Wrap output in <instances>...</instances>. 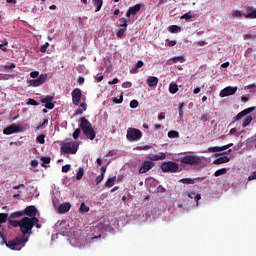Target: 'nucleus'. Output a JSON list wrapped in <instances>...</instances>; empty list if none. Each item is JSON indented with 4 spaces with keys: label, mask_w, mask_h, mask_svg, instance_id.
<instances>
[{
    "label": "nucleus",
    "mask_w": 256,
    "mask_h": 256,
    "mask_svg": "<svg viewBox=\"0 0 256 256\" xmlns=\"http://www.w3.org/2000/svg\"><path fill=\"white\" fill-rule=\"evenodd\" d=\"M39 223V218L23 217L20 220V231L22 236H17L15 239L8 241V249L12 251H21L25 247V243L29 241V236L33 233V227Z\"/></svg>",
    "instance_id": "f257e3e1"
},
{
    "label": "nucleus",
    "mask_w": 256,
    "mask_h": 256,
    "mask_svg": "<svg viewBox=\"0 0 256 256\" xmlns=\"http://www.w3.org/2000/svg\"><path fill=\"white\" fill-rule=\"evenodd\" d=\"M79 127L82 129L85 137L87 139H90V141H93L97 134H95V130L93 129V125H91V122L87 120L85 117L80 118V125Z\"/></svg>",
    "instance_id": "f03ea898"
},
{
    "label": "nucleus",
    "mask_w": 256,
    "mask_h": 256,
    "mask_svg": "<svg viewBox=\"0 0 256 256\" xmlns=\"http://www.w3.org/2000/svg\"><path fill=\"white\" fill-rule=\"evenodd\" d=\"M143 137V132L137 128H128L126 139H128L131 143L135 141H139Z\"/></svg>",
    "instance_id": "7ed1b4c3"
},
{
    "label": "nucleus",
    "mask_w": 256,
    "mask_h": 256,
    "mask_svg": "<svg viewBox=\"0 0 256 256\" xmlns=\"http://www.w3.org/2000/svg\"><path fill=\"white\" fill-rule=\"evenodd\" d=\"M78 149L79 144H77V142H65L61 146V151H63V153H66L67 155H75Z\"/></svg>",
    "instance_id": "20e7f679"
},
{
    "label": "nucleus",
    "mask_w": 256,
    "mask_h": 256,
    "mask_svg": "<svg viewBox=\"0 0 256 256\" xmlns=\"http://www.w3.org/2000/svg\"><path fill=\"white\" fill-rule=\"evenodd\" d=\"M161 169L163 173H178L179 164L177 162L168 161L161 164Z\"/></svg>",
    "instance_id": "39448f33"
},
{
    "label": "nucleus",
    "mask_w": 256,
    "mask_h": 256,
    "mask_svg": "<svg viewBox=\"0 0 256 256\" xmlns=\"http://www.w3.org/2000/svg\"><path fill=\"white\" fill-rule=\"evenodd\" d=\"M180 163L184 165H199L201 163V157L195 155H187L181 158Z\"/></svg>",
    "instance_id": "423d86ee"
},
{
    "label": "nucleus",
    "mask_w": 256,
    "mask_h": 256,
    "mask_svg": "<svg viewBox=\"0 0 256 256\" xmlns=\"http://www.w3.org/2000/svg\"><path fill=\"white\" fill-rule=\"evenodd\" d=\"M72 103L73 105H79V103H81V97H83V93L81 92V89L79 88H75L72 93Z\"/></svg>",
    "instance_id": "0eeeda50"
},
{
    "label": "nucleus",
    "mask_w": 256,
    "mask_h": 256,
    "mask_svg": "<svg viewBox=\"0 0 256 256\" xmlns=\"http://www.w3.org/2000/svg\"><path fill=\"white\" fill-rule=\"evenodd\" d=\"M47 74H41L37 79L30 80L29 83L31 87H39L47 81Z\"/></svg>",
    "instance_id": "6e6552de"
},
{
    "label": "nucleus",
    "mask_w": 256,
    "mask_h": 256,
    "mask_svg": "<svg viewBox=\"0 0 256 256\" xmlns=\"http://www.w3.org/2000/svg\"><path fill=\"white\" fill-rule=\"evenodd\" d=\"M21 127L17 124H12L6 128H4V135H13V133H20Z\"/></svg>",
    "instance_id": "1a4fd4ad"
},
{
    "label": "nucleus",
    "mask_w": 256,
    "mask_h": 256,
    "mask_svg": "<svg viewBox=\"0 0 256 256\" xmlns=\"http://www.w3.org/2000/svg\"><path fill=\"white\" fill-rule=\"evenodd\" d=\"M22 213L24 215H27L29 219H33L34 217H37V207L34 205L26 207L24 210H22Z\"/></svg>",
    "instance_id": "9d476101"
},
{
    "label": "nucleus",
    "mask_w": 256,
    "mask_h": 256,
    "mask_svg": "<svg viewBox=\"0 0 256 256\" xmlns=\"http://www.w3.org/2000/svg\"><path fill=\"white\" fill-rule=\"evenodd\" d=\"M237 87L228 86L220 91L221 97H229L231 95H235L237 93Z\"/></svg>",
    "instance_id": "9b49d317"
},
{
    "label": "nucleus",
    "mask_w": 256,
    "mask_h": 256,
    "mask_svg": "<svg viewBox=\"0 0 256 256\" xmlns=\"http://www.w3.org/2000/svg\"><path fill=\"white\" fill-rule=\"evenodd\" d=\"M141 7H143V4H136L135 6L129 7V9L126 12V17L129 19L131 15H137V13L141 11Z\"/></svg>",
    "instance_id": "f8f14e48"
},
{
    "label": "nucleus",
    "mask_w": 256,
    "mask_h": 256,
    "mask_svg": "<svg viewBox=\"0 0 256 256\" xmlns=\"http://www.w3.org/2000/svg\"><path fill=\"white\" fill-rule=\"evenodd\" d=\"M152 167H155L153 161H144L139 169V173H147V171H151Z\"/></svg>",
    "instance_id": "ddd939ff"
},
{
    "label": "nucleus",
    "mask_w": 256,
    "mask_h": 256,
    "mask_svg": "<svg viewBox=\"0 0 256 256\" xmlns=\"http://www.w3.org/2000/svg\"><path fill=\"white\" fill-rule=\"evenodd\" d=\"M245 19H256V8L253 6H248L246 8V13L244 14Z\"/></svg>",
    "instance_id": "4468645a"
},
{
    "label": "nucleus",
    "mask_w": 256,
    "mask_h": 256,
    "mask_svg": "<svg viewBox=\"0 0 256 256\" xmlns=\"http://www.w3.org/2000/svg\"><path fill=\"white\" fill-rule=\"evenodd\" d=\"M253 111H255V107L244 109L243 111L237 114L236 120L239 121L240 119H243L245 115H249V113H253Z\"/></svg>",
    "instance_id": "2eb2a0df"
},
{
    "label": "nucleus",
    "mask_w": 256,
    "mask_h": 256,
    "mask_svg": "<svg viewBox=\"0 0 256 256\" xmlns=\"http://www.w3.org/2000/svg\"><path fill=\"white\" fill-rule=\"evenodd\" d=\"M70 210H71V203L69 202L62 203L58 208V212L61 214L69 213Z\"/></svg>",
    "instance_id": "dca6fc26"
},
{
    "label": "nucleus",
    "mask_w": 256,
    "mask_h": 256,
    "mask_svg": "<svg viewBox=\"0 0 256 256\" xmlns=\"http://www.w3.org/2000/svg\"><path fill=\"white\" fill-rule=\"evenodd\" d=\"M146 83H147L148 87H157V85L159 83V78L155 77V76H150L146 80Z\"/></svg>",
    "instance_id": "f3484780"
},
{
    "label": "nucleus",
    "mask_w": 256,
    "mask_h": 256,
    "mask_svg": "<svg viewBox=\"0 0 256 256\" xmlns=\"http://www.w3.org/2000/svg\"><path fill=\"white\" fill-rule=\"evenodd\" d=\"M229 161H231V159L227 156H222L217 158L216 160H214V165H223V163H229Z\"/></svg>",
    "instance_id": "a211bd4d"
},
{
    "label": "nucleus",
    "mask_w": 256,
    "mask_h": 256,
    "mask_svg": "<svg viewBox=\"0 0 256 256\" xmlns=\"http://www.w3.org/2000/svg\"><path fill=\"white\" fill-rule=\"evenodd\" d=\"M167 157V154H165L164 152H160L158 154H154L151 157V161H163V159H165Z\"/></svg>",
    "instance_id": "6ab92c4d"
},
{
    "label": "nucleus",
    "mask_w": 256,
    "mask_h": 256,
    "mask_svg": "<svg viewBox=\"0 0 256 256\" xmlns=\"http://www.w3.org/2000/svg\"><path fill=\"white\" fill-rule=\"evenodd\" d=\"M83 111H87V103L85 102H82L80 104V108L76 110V112L74 113V117H77L78 115H83Z\"/></svg>",
    "instance_id": "aec40b11"
},
{
    "label": "nucleus",
    "mask_w": 256,
    "mask_h": 256,
    "mask_svg": "<svg viewBox=\"0 0 256 256\" xmlns=\"http://www.w3.org/2000/svg\"><path fill=\"white\" fill-rule=\"evenodd\" d=\"M188 197L190 199H195L197 205H199V201H201V194H195V192L188 193Z\"/></svg>",
    "instance_id": "412c9836"
},
{
    "label": "nucleus",
    "mask_w": 256,
    "mask_h": 256,
    "mask_svg": "<svg viewBox=\"0 0 256 256\" xmlns=\"http://www.w3.org/2000/svg\"><path fill=\"white\" fill-rule=\"evenodd\" d=\"M94 7H96V13L101 11V7H103V0H92Z\"/></svg>",
    "instance_id": "4be33fe9"
},
{
    "label": "nucleus",
    "mask_w": 256,
    "mask_h": 256,
    "mask_svg": "<svg viewBox=\"0 0 256 256\" xmlns=\"http://www.w3.org/2000/svg\"><path fill=\"white\" fill-rule=\"evenodd\" d=\"M177 91H179V86H177V84H175V83H170L169 93H171L172 95H175V93H177Z\"/></svg>",
    "instance_id": "5701e85b"
},
{
    "label": "nucleus",
    "mask_w": 256,
    "mask_h": 256,
    "mask_svg": "<svg viewBox=\"0 0 256 256\" xmlns=\"http://www.w3.org/2000/svg\"><path fill=\"white\" fill-rule=\"evenodd\" d=\"M169 61L173 63H185V57L184 56H175L171 58Z\"/></svg>",
    "instance_id": "b1692460"
},
{
    "label": "nucleus",
    "mask_w": 256,
    "mask_h": 256,
    "mask_svg": "<svg viewBox=\"0 0 256 256\" xmlns=\"http://www.w3.org/2000/svg\"><path fill=\"white\" fill-rule=\"evenodd\" d=\"M89 211H90L89 206L85 205V202H82L79 208V213L84 214V213H89Z\"/></svg>",
    "instance_id": "393cba45"
},
{
    "label": "nucleus",
    "mask_w": 256,
    "mask_h": 256,
    "mask_svg": "<svg viewBox=\"0 0 256 256\" xmlns=\"http://www.w3.org/2000/svg\"><path fill=\"white\" fill-rule=\"evenodd\" d=\"M115 181H117L116 176L112 178H108L107 181L105 182V187H113V185H115Z\"/></svg>",
    "instance_id": "a878e982"
},
{
    "label": "nucleus",
    "mask_w": 256,
    "mask_h": 256,
    "mask_svg": "<svg viewBox=\"0 0 256 256\" xmlns=\"http://www.w3.org/2000/svg\"><path fill=\"white\" fill-rule=\"evenodd\" d=\"M8 223L11 225V227H21V220H13L9 218Z\"/></svg>",
    "instance_id": "bb28decb"
},
{
    "label": "nucleus",
    "mask_w": 256,
    "mask_h": 256,
    "mask_svg": "<svg viewBox=\"0 0 256 256\" xmlns=\"http://www.w3.org/2000/svg\"><path fill=\"white\" fill-rule=\"evenodd\" d=\"M24 213L23 211H16L10 214V219H19V217H23Z\"/></svg>",
    "instance_id": "cd10ccee"
},
{
    "label": "nucleus",
    "mask_w": 256,
    "mask_h": 256,
    "mask_svg": "<svg viewBox=\"0 0 256 256\" xmlns=\"http://www.w3.org/2000/svg\"><path fill=\"white\" fill-rule=\"evenodd\" d=\"M40 161L42 162L41 167H45V165H49V163H51V157L42 156Z\"/></svg>",
    "instance_id": "c85d7f7f"
},
{
    "label": "nucleus",
    "mask_w": 256,
    "mask_h": 256,
    "mask_svg": "<svg viewBox=\"0 0 256 256\" xmlns=\"http://www.w3.org/2000/svg\"><path fill=\"white\" fill-rule=\"evenodd\" d=\"M241 17H243V12H241L240 10H233L232 11V18L233 19H241Z\"/></svg>",
    "instance_id": "c756f323"
},
{
    "label": "nucleus",
    "mask_w": 256,
    "mask_h": 256,
    "mask_svg": "<svg viewBox=\"0 0 256 256\" xmlns=\"http://www.w3.org/2000/svg\"><path fill=\"white\" fill-rule=\"evenodd\" d=\"M253 121V117H251V116H247L245 119H244V121H243V123H242V127H249V125H251V122Z\"/></svg>",
    "instance_id": "7c9ffc66"
},
{
    "label": "nucleus",
    "mask_w": 256,
    "mask_h": 256,
    "mask_svg": "<svg viewBox=\"0 0 256 256\" xmlns=\"http://www.w3.org/2000/svg\"><path fill=\"white\" fill-rule=\"evenodd\" d=\"M169 139H179V132L171 130L168 132Z\"/></svg>",
    "instance_id": "2f4dec72"
},
{
    "label": "nucleus",
    "mask_w": 256,
    "mask_h": 256,
    "mask_svg": "<svg viewBox=\"0 0 256 256\" xmlns=\"http://www.w3.org/2000/svg\"><path fill=\"white\" fill-rule=\"evenodd\" d=\"M180 183H183L184 185H195V180L191 178H184L180 180Z\"/></svg>",
    "instance_id": "473e14b6"
},
{
    "label": "nucleus",
    "mask_w": 256,
    "mask_h": 256,
    "mask_svg": "<svg viewBox=\"0 0 256 256\" xmlns=\"http://www.w3.org/2000/svg\"><path fill=\"white\" fill-rule=\"evenodd\" d=\"M168 31H170V33H179V31H181V28L177 25H171L168 27Z\"/></svg>",
    "instance_id": "72a5a7b5"
},
{
    "label": "nucleus",
    "mask_w": 256,
    "mask_h": 256,
    "mask_svg": "<svg viewBox=\"0 0 256 256\" xmlns=\"http://www.w3.org/2000/svg\"><path fill=\"white\" fill-rule=\"evenodd\" d=\"M83 175H85V169L79 168V170L76 174V180L81 181V179H83Z\"/></svg>",
    "instance_id": "f704fd0d"
},
{
    "label": "nucleus",
    "mask_w": 256,
    "mask_h": 256,
    "mask_svg": "<svg viewBox=\"0 0 256 256\" xmlns=\"http://www.w3.org/2000/svg\"><path fill=\"white\" fill-rule=\"evenodd\" d=\"M53 99H55V97L51 96V95H47L44 98L41 99V103H51L53 102Z\"/></svg>",
    "instance_id": "c9c22d12"
},
{
    "label": "nucleus",
    "mask_w": 256,
    "mask_h": 256,
    "mask_svg": "<svg viewBox=\"0 0 256 256\" xmlns=\"http://www.w3.org/2000/svg\"><path fill=\"white\" fill-rule=\"evenodd\" d=\"M244 41H249V39H256V34H253L251 32L243 35Z\"/></svg>",
    "instance_id": "e433bc0d"
},
{
    "label": "nucleus",
    "mask_w": 256,
    "mask_h": 256,
    "mask_svg": "<svg viewBox=\"0 0 256 256\" xmlns=\"http://www.w3.org/2000/svg\"><path fill=\"white\" fill-rule=\"evenodd\" d=\"M225 173H227V168L218 169L214 173V177H220V175H225Z\"/></svg>",
    "instance_id": "4c0bfd02"
},
{
    "label": "nucleus",
    "mask_w": 256,
    "mask_h": 256,
    "mask_svg": "<svg viewBox=\"0 0 256 256\" xmlns=\"http://www.w3.org/2000/svg\"><path fill=\"white\" fill-rule=\"evenodd\" d=\"M9 214L7 213H0V225L7 222Z\"/></svg>",
    "instance_id": "58836bf2"
},
{
    "label": "nucleus",
    "mask_w": 256,
    "mask_h": 256,
    "mask_svg": "<svg viewBox=\"0 0 256 256\" xmlns=\"http://www.w3.org/2000/svg\"><path fill=\"white\" fill-rule=\"evenodd\" d=\"M125 31H127V28H120L118 30V32L116 33L117 37L119 39H123L124 35H125Z\"/></svg>",
    "instance_id": "ea45409f"
},
{
    "label": "nucleus",
    "mask_w": 256,
    "mask_h": 256,
    "mask_svg": "<svg viewBox=\"0 0 256 256\" xmlns=\"http://www.w3.org/2000/svg\"><path fill=\"white\" fill-rule=\"evenodd\" d=\"M119 27H124V28H127L129 26V24L127 23V19L122 17L119 19Z\"/></svg>",
    "instance_id": "a19ab883"
},
{
    "label": "nucleus",
    "mask_w": 256,
    "mask_h": 256,
    "mask_svg": "<svg viewBox=\"0 0 256 256\" xmlns=\"http://www.w3.org/2000/svg\"><path fill=\"white\" fill-rule=\"evenodd\" d=\"M47 123H49V120L48 119H44L43 123L39 124L36 127V131H41V129H45V125H47Z\"/></svg>",
    "instance_id": "79ce46f5"
},
{
    "label": "nucleus",
    "mask_w": 256,
    "mask_h": 256,
    "mask_svg": "<svg viewBox=\"0 0 256 256\" xmlns=\"http://www.w3.org/2000/svg\"><path fill=\"white\" fill-rule=\"evenodd\" d=\"M36 141L43 145L45 143V134H40L39 136H37Z\"/></svg>",
    "instance_id": "37998d69"
},
{
    "label": "nucleus",
    "mask_w": 256,
    "mask_h": 256,
    "mask_svg": "<svg viewBox=\"0 0 256 256\" xmlns=\"http://www.w3.org/2000/svg\"><path fill=\"white\" fill-rule=\"evenodd\" d=\"M180 19H186V21H191V19H193V16L191 15V12H187L182 15Z\"/></svg>",
    "instance_id": "c03bdc74"
},
{
    "label": "nucleus",
    "mask_w": 256,
    "mask_h": 256,
    "mask_svg": "<svg viewBox=\"0 0 256 256\" xmlns=\"http://www.w3.org/2000/svg\"><path fill=\"white\" fill-rule=\"evenodd\" d=\"M48 48H49V42H45V43L40 47V53H46Z\"/></svg>",
    "instance_id": "a18cd8bd"
},
{
    "label": "nucleus",
    "mask_w": 256,
    "mask_h": 256,
    "mask_svg": "<svg viewBox=\"0 0 256 256\" xmlns=\"http://www.w3.org/2000/svg\"><path fill=\"white\" fill-rule=\"evenodd\" d=\"M79 135H81V128H77L73 134H72V137L73 139H79Z\"/></svg>",
    "instance_id": "49530a36"
},
{
    "label": "nucleus",
    "mask_w": 256,
    "mask_h": 256,
    "mask_svg": "<svg viewBox=\"0 0 256 256\" xmlns=\"http://www.w3.org/2000/svg\"><path fill=\"white\" fill-rule=\"evenodd\" d=\"M27 105H33L34 107H38L39 102L37 100L30 98L27 102Z\"/></svg>",
    "instance_id": "de8ad7c7"
},
{
    "label": "nucleus",
    "mask_w": 256,
    "mask_h": 256,
    "mask_svg": "<svg viewBox=\"0 0 256 256\" xmlns=\"http://www.w3.org/2000/svg\"><path fill=\"white\" fill-rule=\"evenodd\" d=\"M209 153H219L220 149L219 146H212L208 148Z\"/></svg>",
    "instance_id": "09e8293b"
},
{
    "label": "nucleus",
    "mask_w": 256,
    "mask_h": 256,
    "mask_svg": "<svg viewBox=\"0 0 256 256\" xmlns=\"http://www.w3.org/2000/svg\"><path fill=\"white\" fill-rule=\"evenodd\" d=\"M130 107H131V109H137V107H139V101H137V100H132V101L130 102Z\"/></svg>",
    "instance_id": "8fccbe9b"
},
{
    "label": "nucleus",
    "mask_w": 256,
    "mask_h": 256,
    "mask_svg": "<svg viewBox=\"0 0 256 256\" xmlns=\"http://www.w3.org/2000/svg\"><path fill=\"white\" fill-rule=\"evenodd\" d=\"M69 171H71L70 164H66V165L62 166V173H69Z\"/></svg>",
    "instance_id": "3c124183"
},
{
    "label": "nucleus",
    "mask_w": 256,
    "mask_h": 256,
    "mask_svg": "<svg viewBox=\"0 0 256 256\" xmlns=\"http://www.w3.org/2000/svg\"><path fill=\"white\" fill-rule=\"evenodd\" d=\"M105 179V176L103 174H100L99 176L96 177V185H99Z\"/></svg>",
    "instance_id": "603ef678"
},
{
    "label": "nucleus",
    "mask_w": 256,
    "mask_h": 256,
    "mask_svg": "<svg viewBox=\"0 0 256 256\" xmlns=\"http://www.w3.org/2000/svg\"><path fill=\"white\" fill-rule=\"evenodd\" d=\"M45 107H46V109H55V104H53V102H47L46 104H45Z\"/></svg>",
    "instance_id": "864d4df0"
},
{
    "label": "nucleus",
    "mask_w": 256,
    "mask_h": 256,
    "mask_svg": "<svg viewBox=\"0 0 256 256\" xmlns=\"http://www.w3.org/2000/svg\"><path fill=\"white\" fill-rule=\"evenodd\" d=\"M145 65V63H143V61L139 60L135 66V71H137V69H141V67H143Z\"/></svg>",
    "instance_id": "5fc2aeb1"
},
{
    "label": "nucleus",
    "mask_w": 256,
    "mask_h": 256,
    "mask_svg": "<svg viewBox=\"0 0 256 256\" xmlns=\"http://www.w3.org/2000/svg\"><path fill=\"white\" fill-rule=\"evenodd\" d=\"M113 102L117 103V104L123 103V94H121L119 99L118 98H113Z\"/></svg>",
    "instance_id": "6e6d98bb"
},
{
    "label": "nucleus",
    "mask_w": 256,
    "mask_h": 256,
    "mask_svg": "<svg viewBox=\"0 0 256 256\" xmlns=\"http://www.w3.org/2000/svg\"><path fill=\"white\" fill-rule=\"evenodd\" d=\"M95 79L98 83H101V81L104 79V76L102 74H97Z\"/></svg>",
    "instance_id": "4d7b16f0"
},
{
    "label": "nucleus",
    "mask_w": 256,
    "mask_h": 256,
    "mask_svg": "<svg viewBox=\"0 0 256 256\" xmlns=\"http://www.w3.org/2000/svg\"><path fill=\"white\" fill-rule=\"evenodd\" d=\"M200 121H203V123L209 121V116H207V114H203V115L200 117Z\"/></svg>",
    "instance_id": "13d9d810"
},
{
    "label": "nucleus",
    "mask_w": 256,
    "mask_h": 256,
    "mask_svg": "<svg viewBox=\"0 0 256 256\" xmlns=\"http://www.w3.org/2000/svg\"><path fill=\"white\" fill-rule=\"evenodd\" d=\"M168 42V47H175L177 45V41L175 40H167Z\"/></svg>",
    "instance_id": "bf43d9fd"
},
{
    "label": "nucleus",
    "mask_w": 256,
    "mask_h": 256,
    "mask_svg": "<svg viewBox=\"0 0 256 256\" xmlns=\"http://www.w3.org/2000/svg\"><path fill=\"white\" fill-rule=\"evenodd\" d=\"M30 77H32V79H36V77H39V71H33L30 73Z\"/></svg>",
    "instance_id": "052dcab7"
},
{
    "label": "nucleus",
    "mask_w": 256,
    "mask_h": 256,
    "mask_svg": "<svg viewBox=\"0 0 256 256\" xmlns=\"http://www.w3.org/2000/svg\"><path fill=\"white\" fill-rule=\"evenodd\" d=\"M254 179H256V171L251 173V175L248 177V181H254Z\"/></svg>",
    "instance_id": "680f3d73"
},
{
    "label": "nucleus",
    "mask_w": 256,
    "mask_h": 256,
    "mask_svg": "<svg viewBox=\"0 0 256 256\" xmlns=\"http://www.w3.org/2000/svg\"><path fill=\"white\" fill-rule=\"evenodd\" d=\"M15 63H11L10 65H4L3 69H15Z\"/></svg>",
    "instance_id": "e2e57ef3"
},
{
    "label": "nucleus",
    "mask_w": 256,
    "mask_h": 256,
    "mask_svg": "<svg viewBox=\"0 0 256 256\" xmlns=\"http://www.w3.org/2000/svg\"><path fill=\"white\" fill-rule=\"evenodd\" d=\"M9 45V42H5L3 44H0L1 51H7V48L5 46Z\"/></svg>",
    "instance_id": "0e129e2a"
},
{
    "label": "nucleus",
    "mask_w": 256,
    "mask_h": 256,
    "mask_svg": "<svg viewBox=\"0 0 256 256\" xmlns=\"http://www.w3.org/2000/svg\"><path fill=\"white\" fill-rule=\"evenodd\" d=\"M179 117L180 119H183V104H180V107H179Z\"/></svg>",
    "instance_id": "69168bd1"
},
{
    "label": "nucleus",
    "mask_w": 256,
    "mask_h": 256,
    "mask_svg": "<svg viewBox=\"0 0 256 256\" xmlns=\"http://www.w3.org/2000/svg\"><path fill=\"white\" fill-rule=\"evenodd\" d=\"M131 82H124L123 84H122V87L124 88V89H129V87H131Z\"/></svg>",
    "instance_id": "338daca9"
},
{
    "label": "nucleus",
    "mask_w": 256,
    "mask_h": 256,
    "mask_svg": "<svg viewBox=\"0 0 256 256\" xmlns=\"http://www.w3.org/2000/svg\"><path fill=\"white\" fill-rule=\"evenodd\" d=\"M30 165L31 167H37V165H39V162L37 160H32Z\"/></svg>",
    "instance_id": "774afa93"
}]
</instances>
